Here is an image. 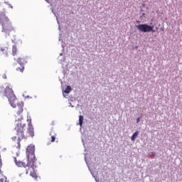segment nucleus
Returning a JSON list of instances; mask_svg holds the SVG:
<instances>
[{
	"instance_id": "nucleus-1",
	"label": "nucleus",
	"mask_w": 182,
	"mask_h": 182,
	"mask_svg": "<svg viewBox=\"0 0 182 182\" xmlns=\"http://www.w3.org/2000/svg\"><path fill=\"white\" fill-rule=\"evenodd\" d=\"M26 127V124H17L15 127L18 139H16V141H14V147H16V149H14L12 150L13 159L17 167H23L25 168L26 174H29L30 173L31 177L34 178V180H38V178H41V177L38 176L36 171H35V168H36V167L33 168V171L28 170L26 168L28 164L26 165L25 163L16 159V157L19 156V150L21 149V140H23V139H28V137H33L35 136L33 126L32 125L31 122L30 123H28V128L27 129V132L25 134L24 132Z\"/></svg>"
},
{
	"instance_id": "nucleus-2",
	"label": "nucleus",
	"mask_w": 182,
	"mask_h": 182,
	"mask_svg": "<svg viewBox=\"0 0 182 182\" xmlns=\"http://www.w3.org/2000/svg\"><path fill=\"white\" fill-rule=\"evenodd\" d=\"M6 96L9 99L11 106L16 109V120H18V122H22V120H23V116H22V113H23V104L22 102L18 104L16 96H15L14 92H6Z\"/></svg>"
},
{
	"instance_id": "nucleus-3",
	"label": "nucleus",
	"mask_w": 182,
	"mask_h": 182,
	"mask_svg": "<svg viewBox=\"0 0 182 182\" xmlns=\"http://www.w3.org/2000/svg\"><path fill=\"white\" fill-rule=\"evenodd\" d=\"M26 154H27V173L28 170H31V171H33L34 167H36V156H35V146L29 145L26 149Z\"/></svg>"
},
{
	"instance_id": "nucleus-4",
	"label": "nucleus",
	"mask_w": 182,
	"mask_h": 182,
	"mask_svg": "<svg viewBox=\"0 0 182 182\" xmlns=\"http://www.w3.org/2000/svg\"><path fill=\"white\" fill-rule=\"evenodd\" d=\"M0 23L2 26L1 32L6 33L9 36L11 32H14V27H12V23L5 14L0 15Z\"/></svg>"
},
{
	"instance_id": "nucleus-5",
	"label": "nucleus",
	"mask_w": 182,
	"mask_h": 182,
	"mask_svg": "<svg viewBox=\"0 0 182 182\" xmlns=\"http://www.w3.org/2000/svg\"><path fill=\"white\" fill-rule=\"evenodd\" d=\"M136 28L140 32H144V33L147 32H152V33H154L156 32V30H154V26H149L147 24H139L136 26Z\"/></svg>"
},
{
	"instance_id": "nucleus-6",
	"label": "nucleus",
	"mask_w": 182,
	"mask_h": 182,
	"mask_svg": "<svg viewBox=\"0 0 182 182\" xmlns=\"http://www.w3.org/2000/svg\"><path fill=\"white\" fill-rule=\"evenodd\" d=\"M19 65H26L28 63V58L24 57V56H20L16 59Z\"/></svg>"
},
{
	"instance_id": "nucleus-7",
	"label": "nucleus",
	"mask_w": 182,
	"mask_h": 182,
	"mask_svg": "<svg viewBox=\"0 0 182 182\" xmlns=\"http://www.w3.org/2000/svg\"><path fill=\"white\" fill-rule=\"evenodd\" d=\"M1 50L4 55H6V56H8V52H9V48H8L7 46H1Z\"/></svg>"
},
{
	"instance_id": "nucleus-8",
	"label": "nucleus",
	"mask_w": 182,
	"mask_h": 182,
	"mask_svg": "<svg viewBox=\"0 0 182 182\" xmlns=\"http://www.w3.org/2000/svg\"><path fill=\"white\" fill-rule=\"evenodd\" d=\"M139 136V131L135 132L132 136H131L132 141H134L136 140V138Z\"/></svg>"
},
{
	"instance_id": "nucleus-9",
	"label": "nucleus",
	"mask_w": 182,
	"mask_h": 182,
	"mask_svg": "<svg viewBox=\"0 0 182 182\" xmlns=\"http://www.w3.org/2000/svg\"><path fill=\"white\" fill-rule=\"evenodd\" d=\"M17 72H21V73H23V70H25V67L23 65H20V67H18L16 68Z\"/></svg>"
},
{
	"instance_id": "nucleus-10",
	"label": "nucleus",
	"mask_w": 182,
	"mask_h": 182,
	"mask_svg": "<svg viewBox=\"0 0 182 182\" xmlns=\"http://www.w3.org/2000/svg\"><path fill=\"white\" fill-rule=\"evenodd\" d=\"M17 52H18V48L16 47V46H13V48H12L13 56H15Z\"/></svg>"
},
{
	"instance_id": "nucleus-11",
	"label": "nucleus",
	"mask_w": 182,
	"mask_h": 182,
	"mask_svg": "<svg viewBox=\"0 0 182 182\" xmlns=\"http://www.w3.org/2000/svg\"><path fill=\"white\" fill-rule=\"evenodd\" d=\"M4 92H13L12 87L11 85L6 86Z\"/></svg>"
},
{
	"instance_id": "nucleus-12",
	"label": "nucleus",
	"mask_w": 182,
	"mask_h": 182,
	"mask_svg": "<svg viewBox=\"0 0 182 182\" xmlns=\"http://www.w3.org/2000/svg\"><path fill=\"white\" fill-rule=\"evenodd\" d=\"M50 136H51V143H53L55 141V140H56V134H55L54 135H52V132L50 133Z\"/></svg>"
},
{
	"instance_id": "nucleus-13",
	"label": "nucleus",
	"mask_w": 182,
	"mask_h": 182,
	"mask_svg": "<svg viewBox=\"0 0 182 182\" xmlns=\"http://www.w3.org/2000/svg\"><path fill=\"white\" fill-rule=\"evenodd\" d=\"M79 124L80 127H82L83 124V116L82 115L79 117Z\"/></svg>"
},
{
	"instance_id": "nucleus-14",
	"label": "nucleus",
	"mask_w": 182,
	"mask_h": 182,
	"mask_svg": "<svg viewBox=\"0 0 182 182\" xmlns=\"http://www.w3.org/2000/svg\"><path fill=\"white\" fill-rule=\"evenodd\" d=\"M72 91V87H70V85H67V87L65 88V90H64V92H70Z\"/></svg>"
},
{
	"instance_id": "nucleus-15",
	"label": "nucleus",
	"mask_w": 182,
	"mask_h": 182,
	"mask_svg": "<svg viewBox=\"0 0 182 182\" xmlns=\"http://www.w3.org/2000/svg\"><path fill=\"white\" fill-rule=\"evenodd\" d=\"M2 167V159H1V155H0V174H2V171L1 170Z\"/></svg>"
},
{
	"instance_id": "nucleus-16",
	"label": "nucleus",
	"mask_w": 182,
	"mask_h": 182,
	"mask_svg": "<svg viewBox=\"0 0 182 182\" xmlns=\"http://www.w3.org/2000/svg\"><path fill=\"white\" fill-rule=\"evenodd\" d=\"M0 181H1V182H9V181H8V180L6 179V177L1 178L0 179Z\"/></svg>"
},
{
	"instance_id": "nucleus-17",
	"label": "nucleus",
	"mask_w": 182,
	"mask_h": 182,
	"mask_svg": "<svg viewBox=\"0 0 182 182\" xmlns=\"http://www.w3.org/2000/svg\"><path fill=\"white\" fill-rule=\"evenodd\" d=\"M69 93H70L69 92H63V95L64 97H68Z\"/></svg>"
},
{
	"instance_id": "nucleus-18",
	"label": "nucleus",
	"mask_w": 182,
	"mask_h": 182,
	"mask_svg": "<svg viewBox=\"0 0 182 182\" xmlns=\"http://www.w3.org/2000/svg\"><path fill=\"white\" fill-rule=\"evenodd\" d=\"M141 18H146V14L143 13L141 16Z\"/></svg>"
},
{
	"instance_id": "nucleus-19",
	"label": "nucleus",
	"mask_w": 182,
	"mask_h": 182,
	"mask_svg": "<svg viewBox=\"0 0 182 182\" xmlns=\"http://www.w3.org/2000/svg\"><path fill=\"white\" fill-rule=\"evenodd\" d=\"M139 122H140V118H137L136 119V123H139Z\"/></svg>"
},
{
	"instance_id": "nucleus-20",
	"label": "nucleus",
	"mask_w": 182,
	"mask_h": 182,
	"mask_svg": "<svg viewBox=\"0 0 182 182\" xmlns=\"http://www.w3.org/2000/svg\"><path fill=\"white\" fill-rule=\"evenodd\" d=\"M13 140H14V141H15V140H16V136L13 137Z\"/></svg>"
},
{
	"instance_id": "nucleus-21",
	"label": "nucleus",
	"mask_w": 182,
	"mask_h": 182,
	"mask_svg": "<svg viewBox=\"0 0 182 182\" xmlns=\"http://www.w3.org/2000/svg\"><path fill=\"white\" fill-rule=\"evenodd\" d=\"M136 23H140V21H136Z\"/></svg>"
}]
</instances>
